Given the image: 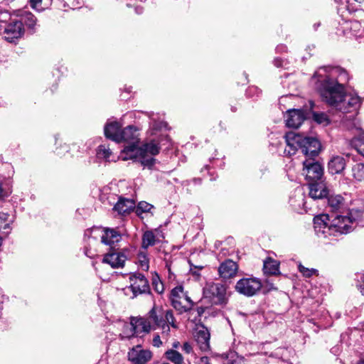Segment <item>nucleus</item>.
Segmentation results:
<instances>
[{
  "instance_id": "49530a36",
  "label": "nucleus",
  "mask_w": 364,
  "mask_h": 364,
  "mask_svg": "<svg viewBox=\"0 0 364 364\" xmlns=\"http://www.w3.org/2000/svg\"><path fill=\"white\" fill-rule=\"evenodd\" d=\"M179 345H180L179 342H176L173 344V347L175 348H177L179 346Z\"/></svg>"
},
{
  "instance_id": "c85d7f7f",
  "label": "nucleus",
  "mask_w": 364,
  "mask_h": 364,
  "mask_svg": "<svg viewBox=\"0 0 364 364\" xmlns=\"http://www.w3.org/2000/svg\"><path fill=\"white\" fill-rule=\"evenodd\" d=\"M97 155L98 158L103 159L105 161H110V156H112V151L107 146L103 144V145L99 146V147L97 149Z\"/></svg>"
},
{
  "instance_id": "3c124183",
  "label": "nucleus",
  "mask_w": 364,
  "mask_h": 364,
  "mask_svg": "<svg viewBox=\"0 0 364 364\" xmlns=\"http://www.w3.org/2000/svg\"><path fill=\"white\" fill-rule=\"evenodd\" d=\"M355 1H357V2L361 3V2H363L364 0H355Z\"/></svg>"
},
{
  "instance_id": "7c9ffc66",
  "label": "nucleus",
  "mask_w": 364,
  "mask_h": 364,
  "mask_svg": "<svg viewBox=\"0 0 364 364\" xmlns=\"http://www.w3.org/2000/svg\"><path fill=\"white\" fill-rule=\"evenodd\" d=\"M328 204L333 210H338L343 204V198L340 195L331 196L328 199Z\"/></svg>"
},
{
  "instance_id": "2f4dec72",
  "label": "nucleus",
  "mask_w": 364,
  "mask_h": 364,
  "mask_svg": "<svg viewBox=\"0 0 364 364\" xmlns=\"http://www.w3.org/2000/svg\"><path fill=\"white\" fill-rule=\"evenodd\" d=\"M313 119L318 124H322L323 126H327L331 122L328 115L323 112H314Z\"/></svg>"
},
{
  "instance_id": "72a5a7b5",
  "label": "nucleus",
  "mask_w": 364,
  "mask_h": 364,
  "mask_svg": "<svg viewBox=\"0 0 364 364\" xmlns=\"http://www.w3.org/2000/svg\"><path fill=\"white\" fill-rule=\"evenodd\" d=\"M4 2L14 9V13L16 15V11L19 9L18 7L23 6L28 2V0H4Z\"/></svg>"
},
{
  "instance_id": "39448f33",
  "label": "nucleus",
  "mask_w": 364,
  "mask_h": 364,
  "mask_svg": "<svg viewBox=\"0 0 364 364\" xmlns=\"http://www.w3.org/2000/svg\"><path fill=\"white\" fill-rule=\"evenodd\" d=\"M287 147L284 154L287 156L294 154L298 148L307 159H314L318 155L321 144L315 137L302 136L294 132H289L285 135Z\"/></svg>"
},
{
  "instance_id": "58836bf2",
  "label": "nucleus",
  "mask_w": 364,
  "mask_h": 364,
  "mask_svg": "<svg viewBox=\"0 0 364 364\" xmlns=\"http://www.w3.org/2000/svg\"><path fill=\"white\" fill-rule=\"evenodd\" d=\"M153 345L156 347H160L162 345V341H161L160 336L156 335L153 338Z\"/></svg>"
},
{
  "instance_id": "a18cd8bd",
  "label": "nucleus",
  "mask_w": 364,
  "mask_h": 364,
  "mask_svg": "<svg viewBox=\"0 0 364 364\" xmlns=\"http://www.w3.org/2000/svg\"><path fill=\"white\" fill-rule=\"evenodd\" d=\"M162 124H163V123L161 122V123H160V125H159V126H157V125L154 123V124H153V127H154V129H160V128L161 127Z\"/></svg>"
},
{
  "instance_id": "79ce46f5",
  "label": "nucleus",
  "mask_w": 364,
  "mask_h": 364,
  "mask_svg": "<svg viewBox=\"0 0 364 364\" xmlns=\"http://www.w3.org/2000/svg\"><path fill=\"white\" fill-rule=\"evenodd\" d=\"M200 360L201 362L203 363V364H212L210 362V360L208 357L206 356H204V357H202L200 358Z\"/></svg>"
},
{
  "instance_id": "8fccbe9b",
  "label": "nucleus",
  "mask_w": 364,
  "mask_h": 364,
  "mask_svg": "<svg viewBox=\"0 0 364 364\" xmlns=\"http://www.w3.org/2000/svg\"><path fill=\"white\" fill-rule=\"evenodd\" d=\"M2 241H3V239L2 237H0V247L2 245Z\"/></svg>"
},
{
  "instance_id": "f03ea898",
  "label": "nucleus",
  "mask_w": 364,
  "mask_h": 364,
  "mask_svg": "<svg viewBox=\"0 0 364 364\" xmlns=\"http://www.w3.org/2000/svg\"><path fill=\"white\" fill-rule=\"evenodd\" d=\"M171 327L175 329L178 328L172 310H158L156 307H153L149 312V318H134L130 323L125 324L124 328L129 333L124 332V336L129 338L135 333H149L151 330L160 329L162 338L168 339Z\"/></svg>"
},
{
  "instance_id": "4c0bfd02",
  "label": "nucleus",
  "mask_w": 364,
  "mask_h": 364,
  "mask_svg": "<svg viewBox=\"0 0 364 364\" xmlns=\"http://www.w3.org/2000/svg\"><path fill=\"white\" fill-rule=\"evenodd\" d=\"M182 348L183 350L188 354L193 352V348L191 345L188 342L183 343Z\"/></svg>"
},
{
  "instance_id": "dca6fc26",
  "label": "nucleus",
  "mask_w": 364,
  "mask_h": 364,
  "mask_svg": "<svg viewBox=\"0 0 364 364\" xmlns=\"http://www.w3.org/2000/svg\"><path fill=\"white\" fill-rule=\"evenodd\" d=\"M237 269L238 266L236 262L227 259L220 265L218 272L221 277L229 279L236 275Z\"/></svg>"
},
{
  "instance_id": "bb28decb",
  "label": "nucleus",
  "mask_w": 364,
  "mask_h": 364,
  "mask_svg": "<svg viewBox=\"0 0 364 364\" xmlns=\"http://www.w3.org/2000/svg\"><path fill=\"white\" fill-rule=\"evenodd\" d=\"M165 356L167 360L173 363V364H183V355L176 350L169 349L166 351Z\"/></svg>"
},
{
  "instance_id": "ddd939ff",
  "label": "nucleus",
  "mask_w": 364,
  "mask_h": 364,
  "mask_svg": "<svg viewBox=\"0 0 364 364\" xmlns=\"http://www.w3.org/2000/svg\"><path fill=\"white\" fill-rule=\"evenodd\" d=\"M127 252L126 250H112L105 255L102 262L109 264L112 268H122L128 258Z\"/></svg>"
},
{
  "instance_id": "0eeeda50",
  "label": "nucleus",
  "mask_w": 364,
  "mask_h": 364,
  "mask_svg": "<svg viewBox=\"0 0 364 364\" xmlns=\"http://www.w3.org/2000/svg\"><path fill=\"white\" fill-rule=\"evenodd\" d=\"M203 295L216 305L225 304L228 301L227 288L220 283H208L203 289Z\"/></svg>"
},
{
  "instance_id": "412c9836",
  "label": "nucleus",
  "mask_w": 364,
  "mask_h": 364,
  "mask_svg": "<svg viewBox=\"0 0 364 364\" xmlns=\"http://www.w3.org/2000/svg\"><path fill=\"white\" fill-rule=\"evenodd\" d=\"M345 167V159L340 156H333L328 164V171L332 174L341 173Z\"/></svg>"
},
{
  "instance_id": "a878e982",
  "label": "nucleus",
  "mask_w": 364,
  "mask_h": 364,
  "mask_svg": "<svg viewBox=\"0 0 364 364\" xmlns=\"http://www.w3.org/2000/svg\"><path fill=\"white\" fill-rule=\"evenodd\" d=\"M353 178L357 181H364V164L356 163L351 168Z\"/></svg>"
},
{
  "instance_id": "393cba45",
  "label": "nucleus",
  "mask_w": 364,
  "mask_h": 364,
  "mask_svg": "<svg viewBox=\"0 0 364 364\" xmlns=\"http://www.w3.org/2000/svg\"><path fill=\"white\" fill-rule=\"evenodd\" d=\"M361 29V25L358 21L346 22L343 26L344 34L357 36Z\"/></svg>"
},
{
  "instance_id": "4468645a",
  "label": "nucleus",
  "mask_w": 364,
  "mask_h": 364,
  "mask_svg": "<svg viewBox=\"0 0 364 364\" xmlns=\"http://www.w3.org/2000/svg\"><path fill=\"white\" fill-rule=\"evenodd\" d=\"M129 360L133 364H146L152 358V353L147 349H142L141 346L133 347L128 353Z\"/></svg>"
},
{
  "instance_id": "6e6552de",
  "label": "nucleus",
  "mask_w": 364,
  "mask_h": 364,
  "mask_svg": "<svg viewBox=\"0 0 364 364\" xmlns=\"http://www.w3.org/2000/svg\"><path fill=\"white\" fill-rule=\"evenodd\" d=\"M171 299L173 308L181 312L188 311L193 306V301L184 292L181 286H178L171 290Z\"/></svg>"
},
{
  "instance_id": "20e7f679",
  "label": "nucleus",
  "mask_w": 364,
  "mask_h": 364,
  "mask_svg": "<svg viewBox=\"0 0 364 364\" xmlns=\"http://www.w3.org/2000/svg\"><path fill=\"white\" fill-rule=\"evenodd\" d=\"M169 142L168 136H164L160 142H156L154 140L149 143L144 144L141 147L135 146L134 144L128 145L124 147L122 154V159L126 161L129 159H139L141 165L144 166L151 167L154 165L155 159L153 156L157 155L159 153L160 145H165Z\"/></svg>"
},
{
  "instance_id": "c756f323",
  "label": "nucleus",
  "mask_w": 364,
  "mask_h": 364,
  "mask_svg": "<svg viewBox=\"0 0 364 364\" xmlns=\"http://www.w3.org/2000/svg\"><path fill=\"white\" fill-rule=\"evenodd\" d=\"M137 259L140 269L143 271H148L149 268V262L146 253L144 252H140L138 254Z\"/></svg>"
},
{
  "instance_id": "c03bdc74",
  "label": "nucleus",
  "mask_w": 364,
  "mask_h": 364,
  "mask_svg": "<svg viewBox=\"0 0 364 364\" xmlns=\"http://www.w3.org/2000/svg\"><path fill=\"white\" fill-rule=\"evenodd\" d=\"M360 151L363 156H364V136H363V142L360 146Z\"/></svg>"
},
{
  "instance_id": "a19ab883",
  "label": "nucleus",
  "mask_w": 364,
  "mask_h": 364,
  "mask_svg": "<svg viewBox=\"0 0 364 364\" xmlns=\"http://www.w3.org/2000/svg\"><path fill=\"white\" fill-rule=\"evenodd\" d=\"M156 290L158 293H162L164 291V287L162 284H159V285L156 284Z\"/></svg>"
},
{
  "instance_id": "b1692460",
  "label": "nucleus",
  "mask_w": 364,
  "mask_h": 364,
  "mask_svg": "<svg viewBox=\"0 0 364 364\" xmlns=\"http://www.w3.org/2000/svg\"><path fill=\"white\" fill-rule=\"evenodd\" d=\"M16 16L20 17L19 21L24 23L28 28L33 29L36 23V17L31 13L26 11H21L17 9L16 11Z\"/></svg>"
},
{
  "instance_id": "f3484780",
  "label": "nucleus",
  "mask_w": 364,
  "mask_h": 364,
  "mask_svg": "<svg viewBox=\"0 0 364 364\" xmlns=\"http://www.w3.org/2000/svg\"><path fill=\"white\" fill-rule=\"evenodd\" d=\"M121 127L122 124L117 122H107L104 128L105 136L116 142H120Z\"/></svg>"
},
{
  "instance_id": "37998d69",
  "label": "nucleus",
  "mask_w": 364,
  "mask_h": 364,
  "mask_svg": "<svg viewBox=\"0 0 364 364\" xmlns=\"http://www.w3.org/2000/svg\"><path fill=\"white\" fill-rule=\"evenodd\" d=\"M85 255H86L87 257H90V258H92V257H94V254H92V253L91 252V251H90V250H88L87 247L85 248Z\"/></svg>"
},
{
  "instance_id": "f704fd0d",
  "label": "nucleus",
  "mask_w": 364,
  "mask_h": 364,
  "mask_svg": "<svg viewBox=\"0 0 364 364\" xmlns=\"http://www.w3.org/2000/svg\"><path fill=\"white\" fill-rule=\"evenodd\" d=\"M153 208V205L145 202V201H141L139 203L137 207H136V213L140 214L141 213H146L149 212Z\"/></svg>"
},
{
  "instance_id": "9b49d317",
  "label": "nucleus",
  "mask_w": 364,
  "mask_h": 364,
  "mask_svg": "<svg viewBox=\"0 0 364 364\" xmlns=\"http://www.w3.org/2000/svg\"><path fill=\"white\" fill-rule=\"evenodd\" d=\"M3 29L5 39L9 42H13L15 39L21 38L24 33L23 23L17 19H12L8 23L3 22Z\"/></svg>"
},
{
  "instance_id": "e433bc0d",
  "label": "nucleus",
  "mask_w": 364,
  "mask_h": 364,
  "mask_svg": "<svg viewBox=\"0 0 364 364\" xmlns=\"http://www.w3.org/2000/svg\"><path fill=\"white\" fill-rule=\"evenodd\" d=\"M41 2L42 0H30L31 7L38 11L43 10V8L41 6Z\"/></svg>"
},
{
  "instance_id": "423d86ee",
  "label": "nucleus",
  "mask_w": 364,
  "mask_h": 364,
  "mask_svg": "<svg viewBox=\"0 0 364 364\" xmlns=\"http://www.w3.org/2000/svg\"><path fill=\"white\" fill-rule=\"evenodd\" d=\"M130 286L124 289V294L131 299L136 297L139 294L149 292L148 280L141 273H135L130 276Z\"/></svg>"
},
{
  "instance_id": "ea45409f",
  "label": "nucleus",
  "mask_w": 364,
  "mask_h": 364,
  "mask_svg": "<svg viewBox=\"0 0 364 364\" xmlns=\"http://www.w3.org/2000/svg\"><path fill=\"white\" fill-rule=\"evenodd\" d=\"M357 279L358 282L361 281L363 283V285H359V287L360 288V291L363 294V292H364V274H357Z\"/></svg>"
},
{
  "instance_id": "a211bd4d",
  "label": "nucleus",
  "mask_w": 364,
  "mask_h": 364,
  "mask_svg": "<svg viewBox=\"0 0 364 364\" xmlns=\"http://www.w3.org/2000/svg\"><path fill=\"white\" fill-rule=\"evenodd\" d=\"M309 196L313 199H321L328 196V191L322 182L311 183L309 184Z\"/></svg>"
},
{
  "instance_id": "f8f14e48",
  "label": "nucleus",
  "mask_w": 364,
  "mask_h": 364,
  "mask_svg": "<svg viewBox=\"0 0 364 364\" xmlns=\"http://www.w3.org/2000/svg\"><path fill=\"white\" fill-rule=\"evenodd\" d=\"M303 175L309 181L319 180L323 174L322 166L314 161V159H306L303 162Z\"/></svg>"
},
{
  "instance_id": "aec40b11",
  "label": "nucleus",
  "mask_w": 364,
  "mask_h": 364,
  "mask_svg": "<svg viewBox=\"0 0 364 364\" xmlns=\"http://www.w3.org/2000/svg\"><path fill=\"white\" fill-rule=\"evenodd\" d=\"M121 141H130L129 145L134 144L137 146L138 144V134L137 129L134 126H128L121 131L120 134Z\"/></svg>"
},
{
  "instance_id": "2eb2a0df",
  "label": "nucleus",
  "mask_w": 364,
  "mask_h": 364,
  "mask_svg": "<svg viewBox=\"0 0 364 364\" xmlns=\"http://www.w3.org/2000/svg\"><path fill=\"white\" fill-rule=\"evenodd\" d=\"M306 117L301 109H289L286 117V124L289 127L298 128Z\"/></svg>"
},
{
  "instance_id": "f257e3e1",
  "label": "nucleus",
  "mask_w": 364,
  "mask_h": 364,
  "mask_svg": "<svg viewBox=\"0 0 364 364\" xmlns=\"http://www.w3.org/2000/svg\"><path fill=\"white\" fill-rule=\"evenodd\" d=\"M348 79L347 72L341 68L321 67L314 73L311 83L326 103L343 114L351 113L354 117L361 100L355 92H345L344 85Z\"/></svg>"
},
{
  "instance_id": "603ef678",
  "label": "nucleus",
  "mask_w": 364,
  "mask_h": 364,
  "mask_svg": "<svg viewBox=\"0 0 364 364\" xmlns=\"http://www.w3.org/2000/svg\"><path fill=\"white\" fill-rule=\"evenodd\" d=\"M161 364H170L168 363H162Z\"/></svg>"
},
{
  "instance_id": "09e8293b",
  "label": "nucleus",
  "mask_w": 364,
  "mask_h": 364,
  "mask_svg": "<svg viewBox=\"0 0 364 364\" xmlns=\"http://www.w3.org/2000/svg\"><path fill=\"white\" fill-rule=\"evenodd\" d=\"M357 364H364V360H360Z\"/></svg>"
},
{
  "instance_id": "9d476101",
  "label": "nucleus",
  "mask_w": 364,
  "mask_h": 364,
  "mask_svg": "<svg viewBox=\"0 0 364 364\" xmlns=\"http://www.w3.org/2000/svg\"><path fill=\"white\" fill-rule=\"evenodd\" d=\"M102 232L103 233L101 235V242L105 245H112L115 242H119L121 238L120 234L114 229L107 228L101 230L99 228H93L85 230V239L90 237L97 238V235Z\"/></svg>"
},
{
  "instance_id": "1a4fd4ad",
  "label": "nucleus",
  "mask_w": 364,
  "mask_h": 364,
  "mask_svg": "<svg viewBox=\"0 0 364 364\" xmlns=\"http://www.w3.org/2000/svg\"><path fill=\"white\" fill-rule=\"evenodd\" d=\"M262 287L259 279L254 277H245L237 282L235 290L239 294L250 297L257 294Z\"/></svg>"
},
{
  "instance_id": "5701e85b",
  "label": "nucleus",
  "mask_w": 364,
  "mask_h": 364,
  "mask_svg": "<svg viewBox=\"0 0 364 364\" xmlns=\"http://www.w3.org/2000/svg\"><path fill=\"white\" fill-rule=\"evenodd\" d=\"M210 336L208 330L205 327H202L197 331L196 341L200 345L201 350H207L209 348Z\"/></svg>"
},
{
  "instance_id": "cd10ccee",
  "label": "nucleus",
  "mask_w": 364,
  "mask_h": 364,
  "mask_svg": "<svg viewBox=\"0 0 364 364\" xmlns=\"http://www.w3.org/2000/svg\"><path fill=\"white\" fill-rule=\"evenodd\" d=\"M264 272L267 274H276L279 271L278 263L273 259H267L264 262Z\"/></svg>"
},
{
  "instance_id": "c9c22d12",
  "label": "nucleus",
  "mask_w": 364,
  "mask_h": 364,
  "mask_svg": "<svg viewBox=\"0 0 364 364\" xmlns=\"http://www.w3.org/2000/svg\"><path fill=\"white\" fill-rule=\"evenodd\" d=\"M299 271L303 274L304 277H310L313 274H317L318 271L316 269H309L299 264L298 266Z\"/></svg>"
},
{
  "instance_id": "7ed1b4c3",
  "label": "nucleus",
  "mask_w": 364,
  "mask_h": 364,
  "mask_svg": "<svg viewBox=\"0 0 364 364\" xmlns=\"http://www.w3.org/2000/svg\"><path fill=\"white\" fill-rule=\"evenodd\" d=\"M364 212L351 210L347 216L337 215L331 221L328 215H320L314 219V229L319 237L338 236L350 232L354 225L364 226Z\"/></svg>"
},
{
  "instance_id": "de8ad7c7",
  "label": "nucleus",
  "mask_w": 364,
  "mask_h": 364,
  "mask_svg": "<svg viewBox=\"0 0 364 364\" xmlns=\"http://www.w3.org/2000/svg\"><path fill=\"white\" fill-rule=\"evenodd\" d=\"M136 12L137 14H140V13H141V9H138V8H136Z\"/></svg>"
},
{
  "instance_id": "473e14b6",
  "label": "nucleus",
  "mask_w": 364,
  "mask_h": 364,
  "mask_svg": "<svg viewBox=\"0 0 364 364\" xmlns=\"http://www.w3.org/2000/svg\"><path fill=\"white\" fill-rule=\"evenodd\" d=\"M9 215L4 213H0V232L7 235L10 229L9 223L8 222Z\"/></svg>"
},
{
  "instance_id": "6ab92c4d",
  "label": "nucleus",
  "mask_w": 364,
  "mask_h": 364,
  "mask_svg": "<svg viewBox=\"0 0 364 364\" xmlns=\"http://www.w3.org/2000/svg\"><path fill=\"white\" fill-rule=\"evenodd\" d=\"M159 234L160 231L158 229L145 231L141 238V247L146 250L149 247L154 246L157 242H159Z\"/></svg>"
},
{
  "instance_id": "4be33fe9",
  "label": "nucleus",
  "mask_w": 364,
  "mask_h": 364,
  "mask_svg": "<svg viewBox=\"0 0 364 364\" xmlns=\"http://www.w3.org/2000/svg\"><path fill=\"white\" fill-rule=\"evenodd\" d=\"M135 207L134 200L120 198L114 207V210L119 214H127L132 211Z\"/></svg>"
}]
</instances>
